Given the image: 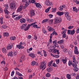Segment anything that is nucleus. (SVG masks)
Listing matches in <instances>:
<instances>
[{
	"mask_svg": "<svg viewBox=\"0 0 79 79\" xmlns=\"http://www.w3.org/2000/svg\"><path fill=\"white\" fill-rule=\"evenodd\" d=\"M45 61L44 60L40 64V69H42V71H44V69H45V68H46V65L45 63Z\"/></svg>",
	"mask_w": 79,
	"mask_h": 79,
	"instance_id": "nucleus-1",
	"label": "nucleus"
},
{
	"mask_svg": "<svg viewBox=\"0 0 79 79\" xmlns=\"http://www.w3.org/2000/svg\"><path fill=\"white\" fill-rule=\"evenodd\" d=\"M61 19L60 17H56L55 19V21L54 22V24H57V23H59L61 22Z\"/></svg>",
	"mask_w": 79,
	"mask_h": 79,
	"instance_id": "nucleus-2",
	"label": "nucleus"
},
{
	"mask_svg": "<svg viewBox=\"0 0 79 79\" xmlns=\"http://www.w3.org/2000/svg\"><path fill=\"white\" fill-rule=\"evenodd\" d=\"M10 8L12 10H15L16 9V4L14 2H12L10 4Z\"/></svg>",
	"mask_w": 79,
	"mask_h": 79,
	"instance_id": "nucleus-3",
	"label": "nucleus"
},
{
	"mask_svg": "<svg viewBox=\"0 0 79 79\" xmlns=\"http://www.w3.org/2000/svg\"><path fill=\"white\" fill-rule=\"evenodd\" d=\"M4 6L6 8V9H5L4 10V12L6 15H8L9 12L8 11V10H7V9H8L9 8L8 5V4H5L4 5Z\"/></svg>",
	"mask_w": 79,
	"mask_h": 79,
	"instance_id": "nucleus-4",
	"label": "nucleus"
},
{
	"mask_svg": "<svg viewBox=\"0 0 79 79\" xmlns=\"http://www.w3.org/2000/svg\"><path fill=\"white\" fill-rule=\"evenodd\" d=\"M67 33L68 34H70L71 35H73L75 33V30L74 29L73 30H69L68 31Z\"/></svg>",
	"mask_w": 79,
	"mask_h": 79,
	"instance_id": "nucleus-5",
	"label": "nucleus"
},
{
	"mask_svg": "<svg viewBox=\"0 0 79 79\" xmlns=\"http://www.w3.org/2000/svg\"><path fill=\"white\" fill-rule=\"evenodd\" d=\"M17 47L19 49H23L24 47L23 46V43L20 42L19 44L17 45Z\"/></svg>",
	"mask_w": 79,
	"mask_h": 79,
	"instance_id": "nucleus-6",
	"label": "nucleus"
},
{
	"mask_svg": "<svg viewBox=\"0 0 79 79\" xmlns=\"http://www.w3.org/2000/svg\"><path fill=\"white\" fill-rule=\"evenodd\" d=\"M45 4L46 5H47L48 6H51V5H53V4H52V3L50 2L49 0L46 1L45 2Z\"/></svg>",
	"mask_w": 79,
	"mask_h": 79,
	"instance_id": "nucleus-7",
	"label": "nucleus"
},
{
	"mask_svg": "<svg viewBox=\"0 0 79 79\" xmlns=\"http://www.w3.org/2000/svg\"><path fill=\"white\" fill-rule=\"evenodd\" d=\"M23 5H20V6L17 9V12H19V11H21L23 10Z\"/></svg>",
	"mask_w": 79,
	"mask_h": 79,
	"instance_id": "nucleus-8",
	"label": "nucleus"
},
{
	"mask_svg": "<svg viewBox=\"0 0 79 79\" xmlns=\"http://www.w3.org/2000/svg\"><path fill=\"white\" fill-rule=\"evenodd\" d=\"M75 50L74 51V52L75 54H76V55H78L79 54V51H78V49H77V47H75L74 48Z\"/></svg>",
	"mask_w": 79,
	"mask_h": 79,
	"instance_id": "nucleus-9",
	"label": "nucleus"
},
{
	"mask_svg": "<svg viewBox=\"0 0 79 79\" xmlns=\"http://www.w3.org/2000/svg\"><path fill=\"white\" fill-rule=\"evenodd\" d=\"M35 14L34 10H31L30 11V15L31 16H34V15H35Z\"/></svg>",
	"mask_w": 79,
	"mask_h": 79,
	"instance_id": "nucleus-10",
	"label": "nucleus"
},
{
	"mask_svg": "<svg viewBox=\"0 0 79 79\" xmlns=\"http://www.w3.org/2000/svg\"><path fill=\"white\" fill-rule=\"evenodd\" d=\"M35 5L36 6L37 8H42V6L40 3H35Z\"/></svg>",
	"mask_w": 79,
	"mask_h": 79,
	"instance_id": "nucleus-11",
	"label": "nucleus"
},
{
	"mask_svg": "<svg viewBox=\"0 0 79 79\" xmlns=\"http://www.w3.org/2000/svg\"><path fill=\"white\" fill-rule=\"evenodd\" d=\"M8 56H11L12 57L13 56V52L12 51L9 52L8 54Z\"/></svg>",
	"mask_w": 79,
	"mask_h": 79,
	"instance_id": "nucleus-12",
	"label": "nucleus"
},
{
	"mask_svg": "<svg viewBox=\"0 0 79 79\" xmlns=\"http://www.w3.org/2000/svg\"><path fill=\"white\" fill-rule=\"evenodd\" d=\"M65 7V6L64 5H63L62 6H60V8H59V9L61 11H62L63 10L64 7Z\"/></svg>",
	"mask_w": 79,
	"mask_h": 79,
	"instance_id": "nucleus-13",
	"label": "nucleus"
},
{
	"mask_svg": "<svg viewBox=\"0 0 79 79\" xmlns=\"http://www.w3.org/2000/svg\"><path fill=\"white\" fill-rule=\"evenodd\" d=\"M47 28L49 31H54V30H55V29L52 28L51 27H48Z\"/></svg>",
	"mask_w": 79,
	"mask_h": 79,
	"instance_id": "nucleus-14",
	"label": "nucleus"
},
{
	"mask_svg": "<svg viewBox=\"0 0 79 79\" xmlns=\"http://www.w3.org/2000/svg\"><path fill=\"white\" fill-rule=\"evenodd\" d=\"M20 21L21 23H26V19L22 18V19H20Z\"/></svg>",
	"mask_w": 79,
	"mask_h": 79,
	"instance_id": "nucleus-15",
	"label": "nucleus"
},
{
	"mask_svg": "<svg viewBox=\"0 0 79 79\" xmlns=\"http://www.w3.org/2000/svg\"><path fill=\"white\" fill-rule=\"evenodd\" d=\"M64 14L63 12H58L57 13V15H59L60 16L61 15H63Z\"/></svg>",
	"mask_w": 79,
	"mask_h": 79,
	"instance_id": "nucleus-16",
	"label": "nucleus"
},
{
	"mask_svg": "<svg viewBox=\"0 0 79 79\" xmlns=\"http://www.w3.org/2000/svg\"><path fill=\"white\" fill-rule=\"evenodd\" d=\"M13 47V45L9 44V46H7L6 48L7 50H10Z\"/></svg>",
	"mask_w": 79,
	"mask_h": 79,
	"instance_id": "nucleus-17",
	"label": "nucleus"
},
{
	"mask_svg": "<svg viewBox=\"0 0 79 79\" xmlns=\"http://www.w3.org/2000/svg\"><path fill=\"white\" fill-rule=\"evenodd\" d=\"M29 28H30V26L28 24V26H27V27L25 28L24 30L25 31H28V30H29Z\"/></svg>",
	"mask_w": 79,
	"mask_h": 79,
	"instance_id": "nucleus-18",
	"label": "nucleus"
},
{
	"mask_svg": "<svg viewBox=\"0 0 79 79\" xmlns=\"http://www.w3.org/2000/svg\"><path fill=\"white\" fill-rule=\"evenodd\" d=\"M32 19H29L28 18H27L26 19V21L27 22H28V23H31L32 22Z\"/></svg>",
	"mask_w": 79,
	"mask_h": 79,
	"instance_id": "nucleus-19",
	"label": "nucleus"
},
{
	"mask_svg": "<svg viewBox=\"0 0 79 79\" xmlns=\"http://www.w3.org/2000/svg\"><path fill=\"white\" fill-rule=\"evenodd\" d=\"M73 62L74 63H78V62L76 61V58H75V57L74 56H73Z\"/></svg>",
	"mask_w": 79,
	"mask_h": 79,
	"instance_id": "nucleus-20",
	"label": "nucleus"
},
{
	"mask_svg": "<svg viewBox=\"0 0 79 79\" xmlns=\"http://www.w3.org/2000/svg\"><path fill=\"white\" fill-rule=\"evenodd\" d=\"M21 18V15H19L18 16V17L15 18L14 19L16 21H17V20H19V19Z\"/></svg>",
	"mask_w": 79,
	"mask_h": 79,
	"instance_id": "nucleus-21",
	"label": "nucleus"
},
{
	"mask_svg": "<svg viewBox=\"0 0 79 79\" xmlns=\"http://www.w3.org/2000/svg\"><path fill=\"white\" fill-rule=\"evenodd\" d=\"M16 74L17 75H18V76H23L22 74L18 71L16 72Z\"/></svg>",
	"mask_w": 79,
	"mask_h": 79,
	"instance_id": "nucleus-22",
	"label": "nucleus"
},
{
	"mask_svg": "<svg viewBox=\"0 0 79 79\" xmlns=\"http://www.w3.org/2000/svg\"><path fill=\"white\" fill-rule=\"evenodd\" d=\"M46 71L48 72H51L52 71V68H48L46 69Z\"/></svg>",
	"mask_w": 79,
	"mask_h": 79,
	"instance_id": "nucleus-23",
	"label": "nucleus"
},
{
	"mask_svg": "<svg viewBox=\"0 0 79 79\" xmlns=\"http://www.w3.org/2000/svg\"><path fill=\"white\" fill-rule=\"evenodd\" d=\"M31 65H32V66H34V65H37V63H36L35 62V61H33V62H32L31 63Z\"/></svg>",
	"mask_w": 79,
	"mask_h": 79,
	"instance_id": "nucleus-24",
	"label": "nucleus"
},
{
	"mask_svg": "<svg viewBox=\"0 0 79 79\" xmlns=\"http://www.w3.org/2000/svg\"><path fill=\"white\" fill-rule=\"evenodd\" d=\"M67 78L68 79H71V75L69 74H67L66 75Z\"/></svg>",
	"mask_w": 79,
	"mask_h": 79,
	"instance_id": "nucleus-25",
	"label": "nucleus"
},
{
	"mask_svg": "<svg viewBox=\"0 0 79 79\" xmlns=\"http://www.w3.org/2000/svg\"><path fill=\"white\" fill-rule=\"evenodd\" d=\"M10 40H16V37L15 36H12L10 38Z\"/></svg>",
	"mask_w": 79,
	"mask_h": 79,
	"instance_id": "nucleus-26",
	"label": "nucleus"
},
{
	"mask_svg": "<svg viewBox=\"0 0 79 79\" xmlns=\"http://www.w3.org/2000/svg\"><path fill=\"white\" fill-rule=\"evenodd\" d=\"M29 55L30 56H31V57H32V58H34V57H35V55L34 54H29Z\"/></svg>",
	"mask_w": 79,
	"mask_h": 79,
	"instance_id": "nucleus-27",
	"label": "nucleus"
},
{
	"mask_svg": "<svg viewBox=\"0 0 79 79\" xmlns=\"http://www.w3.org/2000/svg\"><path fill=\"white\" fill-rule=\"evenodd\" d=\"M64 42V40H60V41H58L57 42V44H62V43H63Z\"/></svg>",
	"mask_w": 79,
	"mask_h": 79,
	"instance_id": "nucleus-28",
	"label": "nucleus"
},
{
	"mask_svg": "<svg viewBox=\"0 0 79 79\" xmlns=\"http://www.w3.org/2000/svg\"><path fill=\"white\" fill-rule=\"evenodd\" d=\"M62 60L63 63L64 64H65V63L67 62V60H66V58L65 59H62Z\"/></svg>",
	"mask_w": 79,
	"mask_h": 79,
	"instance_id": "nucleus-29",
	"label": "nucleus"
},
{
	"mask_svg": "<svg viewBox=\"0 0 79 79\" xmlns=\"http://www.w3.org/2000/svg\"><path fill=\"white\" fill-rule=\"evenodd\" d=\"M29 5V3H27L25 4V5L23 7V9H26L27 7V6H28V5Z\"/></svg>",
	"mask_w": 79,
	"mask_h": 79,
	"instance_id": "nucleus-30",
	"label": "nucleus"
},
{
	"mask_svg": "<svg viewBox=\"0 0 79 79\" xmlns=\"http://www.w3.org/2000/svg\"><path fill=\"white\" fill-rule=\"evenodd\" d=\"M48 21V19H46L44 20L42 22V23H47Z\"/></svg>",
	"mask_w": 79,
	"mask_h": 79,
	"instance_id": "nucleus-31",
	"label": "nucleus"
},
{
	"mask_svg": "<svg viewBox=\"0 0 79 79\" xmlns=\"http://www.w3.org/2000/svg\"><path fill=\"white\" fill-rule=\"evenodd\" d=\"M25 60V57L22 56L20 58V62H21L23 60Z\"/></svg>",
	"mask_w": 79,
	"mask_h": 79,
	"instance_id": "nucleus-32",
	"label": "nucleus"
},
{
	"mask_svg": "<svg viewBox=\"0 0 79 79\" xmlns=\"http://www.w3.org/2000/svg\"><path fill=\"white\" fill-rule=\"evenodd\" d=\"M2 27L4 29H6V28H7L8 27V26H7L5 24L2 26Z\"/></svg>",
	"mask_w": 79,
	"mask_h": 79,
	"instance_id": "nucleus-33",
	"label": "nucleus"
},
{
	"mask_svg": "<svg viewBox=\"0 0 79 79\" xmlns=\"http://www.w3.org/2000/svg\"><path fill=\"white\" fill-rule=\"evenodd\" d=\"M9 35V33H4V36L8 37Z\"/></svg>",
	"mask_w": 79,
	"mask_h": 79,
	"instance_id": "nucleus-34",
	"label": "nucleus"
},
{
	"mask_svg": "<svg viewBox=\"0 0 79 79\" xmlns=\"http://www.w3.org/2000/svg\"><path fill=\"white\" fill-rule=\"evenodd\" d=\"M51 8V7H49L46 10L45 12L46 13H48L50 10V9Z\"/></svg>",
	"mask_w": 79,
	"mask_h": 79,
	"instance_id": "nucleus-35",
	"label": "nucleus"
},
{
	"mask_svg": "<svg viewBox=\"0 0 79 79\" xmlns=\"http://www.w3.org/2000/svg\"><path fill=\"white\" fill-rule=\"evenodd\" d=\"M73 11H75L76 12H77V8L76 7H74L73 8Z\"/></svg>",
	"mask_w": 79,
	"mask_h": 79,
	"instance_id": "nucleus-36",
	"label": "nucleus"
},
{
	"mask_svg": "<svg viewBox=\"0 0 79 79\" xmlns=\"http://www.w3.org/2000/svg\"><path fill=\"white\" fill-rule=\"evenodd\" d=\"M50 76H51V74L48 73H47L46 75V76L47 77H50Z\"/></svg>",
	"mask_w": 79,
	"mask_h": 79,
	"instance_id": "nucleus-37",
	"label": "nucleus"
},
{
	"mask_svg": "<svg viewBox=\"0 0 79 79\" xmlns=\"http://www.w3.org/2000/svg\"><path fill=\"white\" fill-rule=\"evenodd\" d=\"M35 2V1L34 0H29L28 1L29 3H34Z\"/></svg>",
	"mask_w": 79,
	"mask_h": 79,
	"instance_id": "nucleus-38",
	"label": "nucleus"
},
{
	"mask_svg": "<svg viewBox=\"0 0 79 79\" xmlns=\"http://www.w3.org/2000/svg\"><path fill=\"white\" fill-rule=\"evenodd\" d=\"M53 63V61H51L50 62H49L48 63V66L50 67L51 66V65H52V64Z\"/></svg>",
	"mask_w": 79,
	"mask_h": 79,
	"instance_id": "nucleus-39",
	"label": "nucleus"
},
{
	"mask_svg": "<svg viewBox=\"0 0 79 79\" xmlns=\"http://www.w3.org/2000/svg\"><path fill=\"white\" fill-rule=\"evenodd\" d=\"M72 66L73 68H75L76 67H77V64L76 63H73L72 64Z\"/></svg>",
	"mask_w": 79,
	"mask_h": 79,
	"instance_id": "nucleus-40",
	"label": "nucleus"
},
{
	"mask_svg": "<svg viewBox=\"0 0 79 79\" xmlns=\"http://www.w3.org/2000/svg\"><path fill=\"white\" fill-rule=\"evenodd\" d=\"M64 14L65 17H66V18L69 15H68V14H69V13H68V12H65Z\"/></svg>",
	"mask_w": 79,
	"mask_h": 79,
	"instance_id": "nucleus-41",
	"label": "nucleus"
},
{
	"mask_svg": "<svg viewBox=\"0 0 79 79\" xmlns=\"http://www.w3.org/2000/svg\"><path fill=\"white\" fill-rule=\"evenodd\" d=\"M73 70L74 71H78V68H77V67H76L73 68Z\"/></svg>",
	"mask_w": 79,
	"mask_h": 79,
	"instance_id": "nucleus-42",
	"label": "nucleus"
},
{
	"mask_svg": "<svg viewBox=\"0 0 79 79\" xmlns=\"http://www.w3.org/2000/svg\"><path fill=\"white\" fill-rule=\"evenodd\" d=\"M2 51L3 53H6V50L3 48L2 49Z\"/></svg>",
	"mask_w": 79,
	"mask_h": 79,
	"instance_id": "nucleus-43",
	"label": "nucleus"
},
{
	"mask_svg": "<svg viewBox=\"0 0 79 79\" xmlns=\"http://www.w3.org/2000/svg\"><path fill=\"white\" fill-rule=\"evenodd\" d=\"M66 18L67 19L69 20V21H70V20H71V17L70 16H69V15L68 17H66Z\"/></svg>",
	"mask_w": 79,
	"mask_h": 79,
	"instance_id": "nucleus-44",
	"label": "nucleus"
},
{
	"mask_svg": "<svg viewBox=\"0 0 79 79\" xmlns=\"http://www.w3.org/2000/svg\"><path fill=\"white\" fill-rule=\"evenodd\" d=\"M28 25H29L30 27L31 26H32V27H34V26L35 25V23H34L31 24H29Z\"/></svg>",
	"mask_w": 79,
	"mask_h": 79,
	"instance_id": "nucleus-45",
	"label": "nucleus"
},
{
	"mask_svg": "<svg viewBox=\"0 0 79 79\" xmlns=\"http://www.w3.org/2000/svg\"><path fill=\"white\" fill-rule=\"evenodd\" d=\"M49 23H51V24H52L53 23V19H50L49 20Z\"/></svg>",
	"mask_w": 79,
	"mask_h": 79,
	"instance_id": "nucleus-46",
	"label": "nucleus"
},
{
	"mask_svg": "<svg viewBox=\"0 0 79 79\" xmlns=\"http://www.w3.org/2000/svg\"><path fill=\"white\" fill-rule=\"evenodd\" d=\"M42 31H43V33H44V34H45V33H46V32H47L46 30L45 29V28H43Z\"/></svg>",
	"mask_w": 79,
	"mask_h": 79,
	"instance_id": "nucleus-47",
	"label": "nucleus"
},
{
	"mask_svg": "<svg viewBox=\"0 0 79 79\" xmlns=\"http://www.w3.org/2000/svg\"><path fill=\"white\" fill-rule=\"evenodd\" d=\"M56 62L57 64H59V63H60V59H57L56 60Z\"/></svg>",
	"mask_w": 79,
	"mask_h": 79,
	"instance_id": "nucleus-48",
	"label": "nucleus"
},
{
	"mask_svg": "<svg viewBox=\"0 0 79 79\" xmlns=\"http://www.w3.org/2000/svg\"><path fill=\"white\" fill-rule=\"evenodd\" d=\"M3 19L2 17L0 18V23L1 24H3Z\"/></svg>",
	"mask_w": 79,
	"mask_h": 79,
	"instance_id": "nucleus-49",
	"label": "nucleus"
},
{
	"mask_svg": "<svg viewBox=\"0 0 79 79\" xmlns=\"http://www.w3.org/2000/svg\"><path fill=\"white\" fill-rule=\"evenodd\" d=\"M22 2L23 3H28V1H27V0H22Z\"/></svg>",
	"mask_w": 79,
	"mask_h": 79,
	"instance_id": "nucleus-50",
	"label": "nucleus"
},
{
	"mask_svg": "<svg viewBox=\"0 0 79 79\" xmlns=\"http://www.w3.org/2000/svg\"><path fill=\"white\" fill-rule=\"evenodd\" d=\"M56 49H54L52 50H51V51H52V52H53V53H55L56 52Z\"/></svg>",
	"mask_w": 79,
	"mask_h": 79,
	"instance_id": "nucleus-51",
	"label": "nucleus"
},
{
	"mask_svg": "<svg viewBox=\"0 0 79 79\" xmlns=\"http://www.w3.org/2000/svg\"><path fill=\"white\" fill-rule=\"evenodd\" d=\"M52 65L54 66V67H57V66H57V65L56 64L54 63H53Z\"/></svg>",
	"mask_w": 79,
	"mask_h": 79,
	"instance_id": "nucleus-52",
	"label": "nucleus"
},
{
	"mask_svg": "<svg viewBox=\"0 0 79 79\" xmlns=\"http://www.w3.org/2000/svg\"><path fill=\"white\" fill-rule=\"evenodd\" d=\"M53 56H54V57H55V58H58V57H59V55H53Z\"/></svg>",
	"mask_w": 79,
	"mask_h": 79,
	"instance_id": "nucleus-53",
	"label": "nucleus"
},
{
	"mask_svg": "<svg viewBox=\"0 0 79 79\" xmlns=\"http://www.w3.org/2000/svg\"><path fill=\"white\" fill-rule=\"evenodd\" d=\"M48 15L50 18H53V15L52 14H49Z\"/></svg>",
	"mask_w": 79,
	"mask_h": 79,
	"instance_id": "nucleus-54",
	"label": "nucleus"
},
{
	"mask_svg": "<svg viewBox=\"0 0 79 79\" xmlns=\"http://www.w3.org/2000/svg\"><path fill=\"white\" fill-rule=\"evenodd\" d=\"M23 25V27H24V28H25L26 27H27V25L26 24H24L22 25Z\"/></svg>",
	"mask_w": 79,
	"mask_h": 79,
	"instance_id": "nucleus-55",
	"label": "nucleus"
},
{
	"mask_svg": "<svg viewBox=\"0 0 79 79\" xmlns=\"http://www.w3.org/2000/svg\"><path fill=\"white\" fill-rule=\"evenodd\" d=\"M3 63L4 64H5V61L2 60L1 62V64H3Z\"/></svg>",
	"mask_w": 79,
	"mask_h": 79,
	"instance_id": "nucleus-56",
	"label": "nucleus"
},
{
	"mask_svg": "<svg viewBox=\"0 0 79 79\" xmlns=\"http://www.w3.org/2000/svg\"><path fill=\"white\" fill-rule=\"evenodd\" d=\"M73 63L71 62V61H69V66H71V64H72Z\"/></svg>",
	"mask_w": 79,
	"mask_h": 79,
	"instance_id": "nucleus-57",
	"label": "nucleus"
},
{
	"mask_svg": "<svg viewBox=\"0 0 79 79\" xmlns=\"http://www.w3.org/2000/svg\"><path fill=\"white\" fill-rule=\"evenodd\" d=\"M64 53H67L68 52V49L66 48H65L64 49Z\"/></svg>",
	"mask_w": 79,
	"mask_h": 79,
	"instance_id": "nucleus-58",
	"label": "nucleus"
},
{
	"mask_svg": "<svg viewBox=\"0 0 79 79\" xmlns=\"http://www.w3.org/2000/svg\"><path fill=\"white\" fill-rule=\"evenodd\" d=\"M73 26H70L69 27H68V29H73Z\"/></svg>",
	"mask_w": 79,
	"mask_h": 79,
	"instance_id": "nucleus-59",
	"label": "nucleus"
},
{
	"mask_svg": "<svg viewBox=\"0 0 79 79\" xmlns=\"http://www.w3.org/2000/svg\"><path fill=\"white\" fill-rule=\"evenodd\" d=\"M55 11H56V8H54L52 10V12H54L55 13Z\"/></svg>",
	"mask_w": 79,
	"mask_h": 79,
	"instance_id": "nucleus-60",
	"label": "nucleus"
},
{
	"mask_svg": "<svg viewBox=\"0 0 79 79\" xmlns=\"http://www.w3.org/2000/svg\"><path fill=\"white\" fill-rule=\"evenodd\" d=\"M63 38H65L66 37V34L64 33L62 35Z\"/></svg>",
	"mask_w": 79,
	"mask_h": 79,
	"instance_id": "nucleus-61",
	"label": "nucleus"
},
{
	"mask_svg": "<svg viewBox=\"0 0 79 79\" xmlns=\"http://www.w3.org/2000/svg\"><path fill=\"white\" fill-rule=\"evenodd\" d=\"M34 39H35V40H36L37 39V36H36V35H34Z\"/></svg>",
	"mask_w": 79,
	"mask_h": 79,
	"instance_id": "nucleus-62",
	"label": "nucleus"
},
{
	"mask_svg": "<svg viewBox=\"0 0 79 79\" xmlns=\"http://www.w3.org/2000/svg\"><path fill=\"white\" fill-rule=\"evenodd\" d=\"M75 2L77 4H79V1H77V0H75Z\"/></svg>",
	"mask_w": 79,
	"mask_h": 79,
	"instance_id": "nucleus-63",
	"label": "nucleus"
},
{
	"mask_svg": "<svg viewBox=\"0 0 79 79\" xmlns=\"http://www.w3.org/2000/svg\"><path fill=\"white\" fill-rule=\"evenodd\" d=\"M77 33H79V28H78V29L76 30Z\"/></svg>",
	"mask_w": 79,
	"mask_h": 79,
	"instance_id": "nucleus-64",
	"label": "nucleus"
}]
</instances>
